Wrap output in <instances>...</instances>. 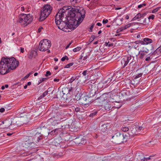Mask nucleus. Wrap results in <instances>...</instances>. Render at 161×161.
I'll list each match as a JSON object with an SVG mask.
<instances>
[{"mask_svg": "<svg viewBox=\"0 0 161 161\" xmlns=\"http://www.w3.org/2000/svg\"><path fill=\"white\" fill-rule=\"evenodd\" d=\"M76 78L75 76H73L69 80V83H72L75 79Z\"/></svg>", "mask_w": 161, "mask_h": 161, "instance_id": "nucleus-32", "label": "nucleus"}, {"mask_svg": "<svg viewBox=\"0 0 161 161\" xmlns=\"http://www.w3.org/2000/svg\"><path fill=\"white\" fill-rule=\"evenodd\" d=\"M81 49V47H76V48H74L73 50L74 52H76L80 51Z\"/></svg>", "mask_w": 161, "mask_h": 161, "instance_id": "nucleus-30", "label": "nucleus"}, {"mask_svg": "<svg viewBox=\"0 0 161 161\" xmlns=\"http://www.w3.org/2000/svg\"><path fill=\"white\" fill-rule=\"evenodd\" d=\"M127 137V136L126 134L124 135L118 132L112 136V141L116 144H120L122 142H126Z\"/></svg>", "mask_w": 161, "mask_h": 161, "instance_id": "nucleus-3", "label": "nucleus"}, {"mask_svg": "<svg viewBox=\"0 0 161 161\" xmlns=\"http://www.w3.org/2000/svg\"><path fill=\"white\" fill-rule=\"evenodd\" d=\"M69 13V16L66 17L67 22L62 19L66 12L62 9L57 14L55 18V22L58 28L62 31L69 32L75 29L82 22L85 17V11L84 9L80 10L78 9H72Z\"/></svg>", "mask_w": 161, "mask_h": 161, "instance_id": "nucleus-1", "label": "nucleus"}, {"mask_svg": "<svg viewBox=\"0 0 161 161\" xmlns=\"http://www.w3.org/2000/svg\"><path fill=\"white\" fill-rule=\"evenodd\" d=\"M142 45H140L139 44L136 45L134 46H133V47L136 49L139 50L140 48H142Z\"/></svg>", "mask_w": 161, "mask_h": 161, "instance_id": "nucleus-27", "label": "nucleus"}, {"mask_svg": "<svg viewBox=\"0 0 161 161\" xmlns=\"http://www.w3.org/2000/svg\"><path fill=\"white\" fill-rule=\"evenodd\" d=\"M97 112H95L93 113H91L90 115V117H94V116H95V115H96V114H97Z\"/></svg>", "mask_w": 161, "mask_h": 161, "instance_id": "nucleus-42", "label": "nucleus"}, {"mask_svg": "<svg viewBox=\"0 0 161 161\" xmlns=\"http://www.w3.org/2000/svg\"><path fill=\"white\" fill-rule=\"evenodd\" d=\"M157 51L161 53V45L157 49Z\"/></svg>", "mask_w": 161, "mask_h": 161, "instance_id": "nucleus-55", "label": "nucleus"}, {"mask_svg": "<svg viewBox=\"0 0 161 161\" xmlns=\"http://www.w3.org/2000/svg\"><path fill=\"white\" fill-rule=\"evenodd\" d=\"M144 40L143 41H142V40L138 41L139 44H141V45H144Z\"/></svg>", "mask_w": 161, "mask_h": 161, "instance_id": "nucleus-50", "label": "nucleus"}, {"mask_svg": "<svg viewBox=\"0 0 161 161\" xmlns=\"http://www.w3.org/2000/svg\"><path fill=\"white\" fill-rule=\"evenodd\" d=\"M132 23H129L127 25H125L124 27V29L125 30L131 26V25Z\"/></svg>", "mask_w": 161, "mask_h": 161, "instance_id": "nucleus-34", "label": "nucleus"}, {"mask_svg": "<svg viewBox=\"0 0 161 161\" xmlns=\"http://www.w3.org/2000/svg\"><path fill=\"white\" fill-rule=\"evenodd\" d=\"M47 79V78H43L42 79L40 80V81L41 82H42L44 81L45 80H46Z\"/></svg>", "mask_w": 161, "mask_h": 161, "instance_id": "nucleus-64", "label": "nucleus"}, {"mask_svg": "<svg viewBox=\"0 0 161 161\" xmlns=\"http://www.w3.org/2000/svg\"><path fill=\"white\" fill-rule=\"evenodd\" d=\"M139 50L141 52L148 53L149 51V50L146 47H144L143 46H142V48H140Z\"/></svg>", "mask_w": 161, "mask_h": 161, "instance_id": "nucleus-26", "label": "nucleus"}, {"mask_svg": "<svg viewBox=\"0 0 161 161\" xmlns=\"http://www.w3.org/2000/svg\"><path fill=\"white\" fill-rule=\"evenodd\" d=\"M133 59L131 56L125 57L122 59L121 61V65L123 66V68H125L127 64L130 62V64L133 61Z\"/></svg>", "mask_w": 161, "mask_h": 161, "instance_id": "nucleus-10", "label": "nucleus"}, {"mask_svg": "<svg viewBox=\"0 0 161 161\" xmlns=\"http://www.w3.org/2000/svg\"><path fill=\"white\" fill-rule=\"evenodd\" d=\"M30 154H28L27 153H24L23 154L22 156H27L29 155Z\"/></svg>", "mask_w": 161, "mask_h": 161, "instance_id": "nucleus-60", "label": "nucleus"}, {"mask_svg": "<svg viewBox=\"0 0 161 161\" xmlns=\"http://www.w3.org/2000/svg\"><path fill=\"white\" fill-rule=\"evenodd\" d=\"M160 8V7H158L157 8H156L154 9L152 11V13H155L157 12L159 10Z\"/></svg>", "mask_w": 161, "mask_h": 161, "instance_id": "nucleus-43", "label": "nucleus"}, {"mask_svg": "<svg viewBox=\"0 0 161 161\" xmlns=\"http://www.w3.org/2000/svg\"><path fill=\"white\" fill-rule=\"evenodd\" d=\"M133 127L131 130V134H130V135L133 136L137 134L138 132H140L143 128L142 126L138 125H134Z\"/></svg>", "mask_w": 161, "mask_h": 161, "instance_id": "nucleus-11", "label": "nucleus"}, {"mask_svg": "<svg viewBox=\"0 0 161 161\" xmlns=\"http://www.w3.org/2000/svg\"><path fill=\"white\" fill-rule=\"evenodd\" d=\"M42 29H43V28L42 27L39 28L38 30V32L40 33L41 31L42 30Z\"/></svg>", "mask_w": 161, "mask_h": 161, "instance_id": "nucleus-61", "label": "nucleus"}, {"mask_svg": "<svg viewBox=\"0 0 161 161\" xmlns=\"http://www.w3.org/2000/svg\"><path fill=\"white\" fill-rule=\"evenodd\" d=\"M51 42L47 39H43L40 42L38 48L39 50L41 51H45L51 47Z\"/></svg>", "mask_w": 161, "mask_h": 161, "instance_id": "nucleus-8", "label": "nucleus"}, {"mask_svg": "<svg viewBox=\"0 0 161 161\" xmlns=\"http://www.w3.org/2000/svg\"><path fill=\"white\" fill-rule=\"evenodd\" d=\"M32 20V16L30 14H22L19 16L18 22L24 27L28 25Z\"/></svg>", "mask_w": 161, "mask_h": 161, "instance_id": "nucleus-4", "label": "nucleus"}, {"mask_svg": "<svg viewBox=\"0 0 161 161\" xmlns=\"http://www.w3.org/2000/svg\"><path fill=\"white\" fill-rule=\"evenodd\" d=\"M150 159V157H147V158H142V161H147L148 160H149Z\"/></svg>", "mask_w": 161, "mask_h": 161, "instance_id": "nucleus-44", "label": "nucleus"}, {"mask_svg": "<svg viewBox=\"0 0 161 161\" xmlns=\"http://www.w3.org/2000/svg\"><path fill=\"white\" fill-rule=\"evenodd\" d=\"M43 136L42 134L41 133L37 132L35 135L32 136L33 138V141L35 143V142L37 143L39 141L42 139V136Z\"/></svg>", "mask_w": 161, "mask_h": 161, "instance_id": "nucleus-13", "label": "nucleus"}, {"mask_svg": "<svg viewBox=\"0 0 161 161\" xmlns=\"http://www.w3.org/2000/svg\"><path fill=\"white\" fill-rule=\"evenodd\" d=\"M20 52L22 53H23L24 51V48L23 47H21L20 48Z\"/></svg>", "mask_w": 161, "mask_h": 161, "instance_id": "nucleus-56", "label": "nucleus"}, {"mask_svg": "<svg viewBox=\"0 0 161 161\" xmlns=\"http://www.w3.org/2000/svg\"><path fill=\"white\" fill-rule=\"evenodd\" d=\"M19 64V61L14 57H2L0 62V74L4 75L14 69Z\"/></svg>", "mask_w": 161, "mask_h": 161, "instance_id": "nucleus-2", "label": "nucleus"}, {"mask_svg": "<svg viewBox=\"0 0 161 161\" xmlns=\"http://www.w3.org/2000/svg\"><path fill=\"white\" fill-rule=\"evenodd\" d=\"M51 75V73L49 71H47L46 72V73L45 75L46 76H48L49 75Z\"/></svg>", "mask_w": 161, "mask_h": 161, "instance_id": "nucleus-49", "label": "nucleus"}, {"mask_svg": "<svg viewBox=\"0 0 161 161\" xmlns=\"http://www.w3.org/2000/svg\"><path fill=\"white\" fill-rule=\"evenodd\" d=\"M22 145L24 148H31L34 147L35 144L33 141L32 136H25L24 137Z\"/></svg>", "mask_w": 161, "mask_h": 161, "instance_id": "nucleus-6", "label": "nucleus"}, {"mask_svg": "<svg viewBox=\"0 0 161 161\" xmlns=\"http://www.w3.org/2000/svg\"><path fill=\"white\" fill-rule=\"evenodd\" d=\"M156 28L158 31H161V24H158L157 25Z\"/></svg>", "mask_w": 161, "mask_h": 161, "instance_id": "nucleus-38", "label": "nucleus"}, {"mask_svg": "<svg viewBox=\"0 0 161 161\" xmlns=\"http://www.w3.org/2000/svg\"><path fill=\"white\" fill-rule=\"evenodd\" d=\"M73 88L72 87H65L62 89V92H66L67 94L70 93L72 90Z\"/></svg>", "mask_w": 161, "mask_h": 161, "instance_id": "nucleus-19", "label": "nucleus"}, {"mask_svg": "<svg viewBox=\"0 0 161 161\" xmlns=\"http://www.w3.org/2000/svg\"><path fill=\"white\" fill-rule=\"evenodd\" d=\"M140 54V58L141 59H142L144 58V56L147 53L141 52Z\"/></svg>", "mask_w": 161, "mask_h": 161, "instance_id": "nucleus-28", "label": "nucleus"}, {"mask_svg": "<svg viewBox=\"0 0 161 161\" xmlns=\"http://www.w3.org/2000/svg\"><path fill=\"white\" fill-rule=\"evenodd\" d=\"M74 64L73 63H71L68 64H67L65 67L64 68H69L70 66H72Z\"/></svg>", "mask_w": 161, "mask_h": 161, "instance_id": "nucleus-37", "label": "nucleus"}, {"mask_svg": "<svg viewBox=\"0 0 161 161\" xmlns=\"http://www.w3.org/2000/svg\"><path fill=\"white\" fill-rule=\"evenodd\" d=\"M64 155V153L62 152H61L60 153H59L58 154H56V156L57 157H60L61 156H63Z\"/></svg>", "mask_w": 161, "mask_h": 161, "instance_id": "nucleus-40", "label": "nucleus"}, {"mask_svg": "<svg viewBox=\"0 0 161 161\" xmlns=\"http://www.w3.org/2000/svg\"><path fill=\"white\" fill-rule=\"evenodd\" d=\"M75 142L76 144H84L86 143V142L85 139L79 137L75 138Z\"/></svg>", "mask_w": 161, "mask_h": 161, "instance_id": "nucleus-16", "label": "nucleus"}, {"mask_svg": "<svg viewBox=\"0 0 161 161\" xmlns=\"http://www.w3.org/2000/svg\"><path fill=\"white\" fill-rule=\"evenodd\" d=\"M3 124H5V127H9L12 124V121L9 120H6L2 122Z\"/></svg>", "mask_w": 161, "mask_h": 161, "instance_id": "nucleus-20", "label": "nucleus"}, {"mask_svg": "<svg viewBox=\"0 0 161 161\" xmlns=\"http://www.w3.org/2000/svg\"><path fill=\"white\" fill-rule=\"evenodd\" d=\"M90 54H88V55H86V56H85L83 58V60H86L88 58V57L89 56Z\"/></svg>", "mask_w": 161, "mask_h": 161, "instance_id": "nucleus-46", "label": "nucleus"}, {"mask_svg": "<svg viewBox=\"0 0 161 161\" xmlns=\"http://www.w3.org/2000/svg\"><path fill=\"white\" fill-rule=\"evenodd\" d=\"M94 24H92V25L91 27H90V30L89 31L90 32H92V29L94 27Z\"/></svg>", "mask_w": 161, "mask_h": 161, "instance_id": "nucleus-47", "label": "nucleus"}, {"mask_svg": "<svg viewBox=\"0 0 161 161\" xmlns=\"http://www.w3.org/2000/svg\"><path fill=\"white\" fill-rule=\"evenodd\" d=\"M31 74V73H30L29 74L27 75L25 77H24V79H27L29 77V76Z\"/></svg>", "mask_w": 161, "mask_h": 161, "instance_id": "nucleus-53", "label": "nucleus"}, {"mask_svg": "<svg viewBox=\"0 0 161 161\" xmlns=\"http://www.w3.org/2000/svg\"><path fill=\"white\" fill-rule=\"evenodd\" d=\"M59 121V118L57 115L51 117L48 120V122L50 123L52 125H55L56 124H58Z\"/></svg>", "mask_w": 161, "mask_h": 161, "instance_id": "nucleus-12", "label": "nucleus"}, {"mask_svg": "<svg viewBox=\"0 0 161 161\" xmlns=\"http://www.w3.org/2000/svg\"><path fill=\"white\" fill-rule=\"evenodd\" d=\"M48 91H46L41 95L38 98V100H40L42 98L44 97L46 95L48 94Z\"/></svg>", "mask_w": 161, "mask_h": 161, "instance_id": "nucleus-23", "label": "nucleus"}, {"mask_svg": "<svg viewBox=\"0 0 161 161\" xmlns=\"http://www.w3.org/2000/svg\"><path fill=\"white\" fill-rule=\"evenodd\" d=\"M87 71L86 70L84 71L83 73H82V74L83 75H85L86 74Z\"/></svg>", "mask_w": 161, "mask_h": 161, "instance_id": "nucleus-59", "label": "nucleus"}, {"mask_svg": "<svg viewBox=\"0 0 161 161\" xmlns=\"http://www.w3.org/2000/svg\"><path fill=\"white\" fill-rule=\"evenodd\" d=\"M52 10V8L50 5H45L41 10L40 15V21L44 20L50 14Z\"/></svg>", "mask_w": 161, "mask_h": 161, "instance_id": "nucleus-5", "label": "nucleus"}, {"mask_svg": "<svg viewBox=\"0 0 161 161\" xmlns=\"http://www.w3.org/2000/svg\"><path fill=\"white\" fill-rule=\"evenodd\" d=\"M142 73H141L139 74L138 75H137L135 77V79H136L138 78L139 77L142 76Z\"/></svg>", "mask_w": 161, "mask_h": 161, "instance_id": "nucleus-41", "label": "nucleus"}, {"mask_svg": "<svg viewBox=\"0 0 161 161\" xmlns=\"http://www.w3.org/2000/svg\"><path fill=\"white\" fill-rule=\"evenodd\" d=\"M108 22V20L107 19H103V24H105L106 23H107Z\"/></svg>", "mask_w": 161, "mask_h": 161, "instance_id": "nucleus-51", "label": "nucleus"}, {"mask_svg": "<svg viewBox=\"0 0 161 161\" xmlns=\"http://www.w3.org/2000/svg\"><path fill=\"white\" fill-rule=\"evenodd\" d=\"M114 74L113 75H110V77H109L108 78H106L102 82L104 84H107V85L112 80L113 76H114Z\"/></svg>", "mask_w": 161, "mask_h": 161, "instance_id": "nucleus-18", "label": "nucleus"}, {"mask_svg": "<svg viewBox=\"0 0 161 161\" xmlns=\"http://www.w3.org/2000/svg\"><path fill=\"white\" fill-rule=\"evenodd\" d=\"M73 42V41H71L68 44V45L66 47H65V49H67V48H68L69 46L71 44V43H72Z\"/></svg>", "mask_w": 161, "mask_h": 161, "instance_id": "nucleus-52", "label": "nucleus"}, {"mask_svg": "<svg viewBox=\"0 0 161 161\" xmlns=\"http://www.w3.org/2000/svg\"><path fill=\"white\" fill-rule=\"evenodd\" d=\"M59 131V128H56L54 130L51 131L50 133L48 132V134H50L51 135H54L57 134Z\"/></svg>", "mask_w": 161, "mask_h": 161, "instance_id": "nucleus-21", "label": "nucleus"}, {"mask_svg": "<svg viewBox=\"0 0 161 161\" xmlns=\"http://www.w3.org/2000/svg\"><path fill=\"white\" fill-rule=\"evenodd\" d=\"M144 41V45H147L149 43L152 42L153 40L149 38H146L143 39Z\"/></svg>", "mask_w": 161, "mask_h": 161, "instance_id": "nucleus-22", "label": "nucleus"}, {"mask_svg": "<svg viewBox=\"0 0 161 161\" xmlns=\"http://www.w3.org/2000/svg\"><path fill=\"white\" fill-rule=\"evenodd\" d=\"M33 52H31L28 56V58L30 59H31L33 57Z\"/></svg>", "mask_w": 161, "mask_h": 161, "instance_id": "nucleus-36", "label": "nucleus"}, {"mask_svg": "<svg viewBox=\"0 0 161 161\" xmlns=\"http://www.w3.org/2000/svg\"><path fill=\"white\" fill-rule=\"evenodd\" d=\"M143 16V14H141L140 13L138 14L135 17L132 19V20H135L141 18Z\"/></svg>", "mask_w": 161, "mask_h": 161, "instance_id": "nucleus-24", "label": "nucleus"}, {"mask_svg": "<svg viewBox=\"0 0 161 161\" xmlns=\"http://www.w3.org/2000/svg\"><path fill=\"white\" fill-rule=\"evenodd\" d=\"M53 145L56 146H59L62 148H65V146H63L64 144V143L60 141L58 139L56 138L54 140L53 142Z\"/></svg>", "mask_w": 161, "mask_h": 161, "instance_id": "nucleus-14", "label": "nucleus"}, {"mask_svg": "<svg viewBox=\"0 0 161 161\" xmlns=\"http://www.w3.org/2000/svg\"><path fill=\"white\" fill-rule=\"evenodd\" d=\"M109 99L104 103L102 105L104 106L105 109L107 111L109 110L112 107V103L109 101Z\"/></svg>", "mask_w": 161, "mask_h": 161, "instance_id": "nucleus-15", "label": "nucleus"}, {"mask_svg": "<svg viewBox=\"0 0 161 161\" xmlns=\"http://www.w3.org/2000/svg\"><path fill=\"white\" fill-rule=\"evenodd\" d=\"M76 91L78 92L76 95L77 98H80L86 95L84 93V92L83 90H81L80 88H77Z\"/></svg>", "mask_w": 161, "mask_h": 161, "instance_id": "nucleus-17", "label": "nucleus"}, {"mask_svg": "<svg viewBox=\"0 0 161 161\" xmlns=\"http://www.w3.org/2000/svg\"><path fill=\"white\" fill-rule=\"evenodd\" d=\"M79 103L83 105H85L88 104L91 101L90 97L86 96V95L80 98H79L78 100Z\"/></svg>", "mask_w": 161, "mask_h": 161, "instance_id": "nucleus-9", "label": "nucleus"}, {"mask_svg": "<svg viewBox=\"0 0 161 161\" xmlns=\"http://www.w3.org/2000/svg\"><path fill=\"white\" fill-rule=\"evenodd\" d=\"M59 80V79H56V78H55L54 80H53V81L55 82H58Z\"/></svg>", "mask_w": 161, "mask_h": 161, "instance_id": "nucleus-62", "label": "nucleus"}, {"mask_svg": "<svg viewBox=\"0 0 161 161\" xmlns=\"http://www.w3.org/2000/svg\"><path fill=\"white\" fill-rule=\"evenodd\" d=\"M151 58L150 56H149L147 57L146 59L145 60L146 61H149L151 60Z\"/></svg>", "mask_w": 161, "mask_h": 161, "instance_id": "nucleus-54", "label": "nucleus"}, {"mask_svg": "<svg viewBox=\"0 0 161 161\" xmlns=\"http://www.w3.org/2000/svg\"><path fill=\"white\" fill-rule=\"evenodd\" d=\"M66 59L68 60H69V58L67 56H65L64 57L62 58L61 60L62 61H64Z\"/></svg>", "mask_w": 161, "mask_h": 161, "instance_id": "nucleus-35", "label": "nucleus"}, {"mask_svg": "<svg viewBox=\"0 0 161 161\" xmlns=\"http://www.w3.org/2000/svg\"><path fill=\"white\" fill-rule=\"evenodd\" d=\"M111 96L109 93H104L99 97L97 98L94 101L95 105L100 106L103 104L108 99L110 98Z\"/></svg>", "mask_w": 161, "mask_h": 161, "instance_id": "nucleus-7", "label": "nucleus"}, {"mask_svg": "<svg viewBox=\"0 0 161 161\" xmlns=\"http://www.w3.org/2000/svg\"><path fill=\"white\" fill-rule=\"evenodd\" d=\"M96 93V91L95 90H92L90 92V95H91V96H92L94 95Z\"/></svg>", "mask_w": 161, "mask_h": 161, "instance_id": "nucleus-33", "label": "nucleus"}, {"mask_svg": "<svg viewBox=\"0 0 161 161\" xmlns=\"http://www.w3.org/2000/svg\"><path fill=\"white\" fill-rule=\"evenodd\" d=\"M154 18V15L152 14L151 15L149 16L148 18V19H153Z\"/></svg>", "mask_w": 161, "mask_h": 161, "instance_id": "nucleus-48", "label": "nucleus"}, {"mask_svg": "<svg viewBox=\"0 0 161 161\" xmlns=\"http://www.w3.org/2000/svg\"><path fill=\"white\" fill-rule=\"evenodd\" d=\"M5 111V109L3 108H2L0 109V112L1 113Z\"/></svg>", "mask_w": 161, "mask_h": 161, "instance_id": "nucleus-57", "label": "nucleus"}, {"mask_svg": "<svg viewBox=\"0 0 161 161\" xmlns=\"http://www.w3.org/2000/svg\"><path fill=\"white\" fill-rule=\"evenodd\" d=\"M129 130V128L128 127H125V126L122 127L121 128L122 130L123 131H124V132L128 131Z\"/></svg>", "mask_w": 161, "mask_h": 161, "instance_id": "nucleus-29", "label": "nucleus"}, {"mask_svg": "<svg viewBox=\"0 0 161 161\" xmlns=\"http://www.w3.org/2000/svg\"><path fill=\"white\" fill-rule=\"evenodd\" d=\"M146 3H143L142 4H140L138 6V8H140L143 6H146Z\"/></svg>", "mask_w": 161, "mask_h": 161, "instance_id": "nucleus-45", "label": "nucleus"}, {"mask_svg": "<svg viewBox=\"0 0 161 161\" xmlns=\"http://www.w3.org/2000/svg\"><path fill=\"white\" fill-rule=\"evenodd\" d=\"M74 0V4H75L76 3L79 2L80 0Z\"/></svg>", "mask_w": 161, "mask_h": 161, "instance_id": "nucleus-63", "label": "nucleus"}, {"mask_svg": "<svg viewBox=\"0 0 161 161\" xmlns=\"http://www.w3.org/2000/svg\"><path fill=\"white\" fill-rule=\"evenodd\" d=\"M95 38V36L94 35H92L91 36V37H90V39L89 40V41L90 42H92L94 39Z\"/></svg>", "mask_w": 161, "mask_h": 161, "instance_id": "nucleus-39", "label": "nucleus"}, {"mask_svg": "<svg viewBox=\"0 0 161 161\" xmlns=\"http://www.w3.org/2000/svg\"><path fill=\"white\" fill-rule=\"evenodd\" d=\"M107 124H104L102 125L101 130L102 132H104L107 131Z\"/></svg>", "mask_w": 161, "mask_h": 161, "instance_id": "nucleus-25", "label": "nucleus"}, {"mask_svg": "<svg viewBox=\"0 0 161 161\" xmlns=\"http://www.w3.org/2000/svg\"><path fill=\"white\" fill-rule=\"evenodd\" d=\"M126 71H127V73H131L132 72V69H130V67L129 66L127 67L126 68Z\"/></svg>", "mask_w": 161, "mask_h": 161, "instance_id": "nucleus-31", "label": "nucleus"}, {"mask_svg": "<svg viewBox=\"0 0 161 161\" xmlns=\"http://www.w3.org/2000/svg\"><path fill=\"white\" fill-rule=\"evenodd\" d=\"M80 110V109L79 108H76L75 109V111L76 112H79Z\"/></svg>", "mask_w": 161, "mask_h": 161, "instance_id": "nucleus-58", "label": "nucleus"}]
</instances>
